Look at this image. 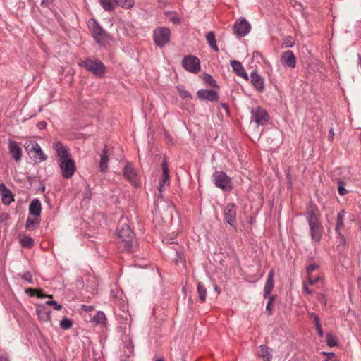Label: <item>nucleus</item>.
<instances>
[{
  "mask_svg": "<svg viewBox=\"0 0 361 361\" xmlns=\"http://www.w3.org/2000/svg\"><path fill=\"white\" fill-rule=\"evenodd\" d=\"M54 149L59 157L58 165L62 176L66 179L71 178L75 172L76 166L74 160L70 157L68 149L61 142L54 143Z\"/></svg>",
  "mask_w": 361,
  "mask_h": 361,
  "instance_id": "obj_1",
  "label": "nucleus"
},
{
  "mask_svg": "<svg viewBox=\"0 0 361 361\" xmlns=\"http://www.w3.org/2000/svg\"><path fill=\"white\" fill-rule=\"evenodd\" d=\"M117 236L118 243L123 245V250L131 252L135 244V235L127 223L126 219H121L118 228Z\"/></svg>",
  "mask_w": 361,
  "mask_h": 361,
  "instance_id": "obj_2",
  "label": "nucleus"
},
{
  "mask_svg": "<svg viewBox=\"0 0 361 361\" xmlns=\"http://www.w3.org/2000/svg\"><path fill=\"white\" fill-rule=\"evenodd\" d=\"M306 219L310 227L312 239L316 242H319L324 228L319 220V213L314 209H308Z\"/></svg>",
  "mask_w": 361,
  "mask_h": 361,
  "instance_id": "obj_3",
  "label": "nucleus"
},
{
  "mask_svg": "<svg viewBox=\"0 0 361 361\" xmlns=\"http://www.w3.org/2000/svg\"><path fill=\"white\" fill-rule=\"evenodd\" d=\"M92 36L102 47H106L111 41L110 35L94 20L92 23Z\"/></svg>",
  "mask_w": 361,
  "mask_h": 361,
  "instance_id": "obj_4",
  "label": "nucleus"
},
{
  "mask_svg": "<svg viewBox=\"0 0 361 361\" xmlns=\"http://www.w3.org/2000/svg\"><path fill=\"white\" fill-rule=\"evenodd\" d=\"M25 151L31 158L38 159L39 162L47 159V156L42 150L40 145L35 140H27L24 144Z\"/></svg>",
  "mask_w": 361,
  "mask_h": 361,
  "instance_id": "obj_5",
  "label": "nucleus"
},
{
  "mask_svg": "<svg viewBox=\"0 0 361 361\" xmlns=\"http://www.w3.org/2000/svg\"><path fill=\"white\" fill-rule=\"evenodd\" d=\"M212 178L217 188L224 191H230L232 189L231 180L225 173L216 171L214 173Z\"/></svg>",
  "mask_w": 361,
  "mask_h": 361,
  "instance_id": "obj_6",
  "label": "nucleus"
},
{
  "mask_svg": "<svg viewBox=\"0 0 361 361\" xmlns=\"http://www.w3.org/2000/svg\"><path fill=\"white\" fill-rule=\"evenodd\" d=\"M107 319L106 314L102 311H97L92 317V328L97 333H102L106 329Z\"/></svg>",
  "mask_w": 361,
  "mask_h": 361,
  "instance_id": "obj_7",
  "label": "nucleus"
},
{
  "mask_svg": "<svg viewBox=\"0 0 361 361\" xmlns=\"http://www.w3.org/2000/svg\"><path fill=\"white\" fill-rule=\"evenodd\" d=\"M171 31L166 27H158L154 31V39L155 43L162 47L169 42Z\"/></svg>",
  "mask_w": 361,
  "mask_h": 361,
  "instance_id": "obj_8",
  "label": "nucleus"
},
{
  "mask_svg": "<svg viewBox=\"0 0 361 361\" xmlns=\"http://www.w3.org/2000/svg\"><path fill=\"white\" fill-rule=\"evenodd\" d=\"M252 121L257 125H264L269 120V115L267 111L260 106H255L252 109Z\"/></svg>",
  "mask_w": 361,
  "mask_h": 361,
  "instance_id": "obj_9",
  "label": "nucleus"
},
{
  "mask_svg": "<svg viewBox=\"0 0 361 361\" xmlns=\"http://www.w3.org/2000/svg\"><path fill=\"white\" fill-rule=\"evenodd\" d=\"M123 177L135 187H140L141 182L139 180L137 173L133 166L128 163L123 170Z\"/></svg>",
  "mask_w": 361,
  "mask_h": 361,
  "instance_id": "obj_10",
  "label": "nucleus"
},
{
  "mask_svg": "<svg viewBox=\"0 0 361 361\" xmlns=\"http://www.w3.org/2000/svg\"><path fill=\"white\" fill-rule=\"evenodd\" d=\"M250 28V23L245 18H240L234 24L233 32L236 35L243 37L248 34Z\"/></svg>",
  "mask_w": 361,
  "mask_h": 361,
  "instance_id": "obj_11",
  "label": "nucleus"
},
{
  "mask_svg": "<svg viewBox=\"0 0 361 361\" xmlns=\"http://www.w3.org/2000/svg\"><path fill=\"white\" fill-rule=\"evenodd\" d=\"M182 64L185 69L192 73H197L200 69V60L193 56H185Z\"/></svg>",
  "mask_w": 361,
  "mask_h": 361,
  "instance_id": "obj_12",
  "label": "nucleus"
},
{
  "mask_svg": "<svg viewBox=\"0 0 361 361\" xmlns=\"http://www.w3.org/2000/svg\"><path fill=\"white\" fill-rule=\"evenodd\" d=\"M8 151L11 157L16 161L18 162L22 159L23 152L20 143L16 141L9 140H8Z\"/></svg>",
  "mask_w": 361,
  "mask_h": 361,
  "instance_id": "obj_13",
  "label": "nucleus"
},
{
  "mask_svg": "<svg viewBox=\"0 0 361 361\" xmlns=\"http://www.w3.org/2000/svg\"><path fill=\"white\" fill-rule=\"evenodd\" d=\"M111 152L105 145L99 154V170L102 173H106L108 170V162Z\"/></svg>",
  "mask_w": 361,
  "mask_h": 361,
  "instance_id": "obj_14",
  "label": "nucleus"
},
{
  "mask_svg": "<svg viewBox=\"0 0 361 361\" xmlns=\"http://www.w3.org/2000/svg\"><path fill=\"white\" fill-rule=\"evenodd\" d=\"M236 219V206L230 203L228 204L224 209V219L231 226L235 222Z\"/></svg>",
  "mask_w": 361,
  "mask_h": 361,
  "instance_id": "obj_15",
  "label": "nucleus"
},
{
  "mask_svg": "<svg viewBox=\"0 0 361 361\" xmlns=\"http://www.w3.org/2000/svg\"><path fill=\"white\" fill-rule=\"evenodd\" d=\"M36 313L39 319L42 322L51 321V310L44 304H37L36 305Z\"/></svg>",
  "mask_w": 361,
  "mask_h": 361,
  "instance_id": "obj_16",
  "label": "nucleus"
},
{
  "mask_svg": "<svg viewBox=\"0 0 361 361\" xmlns=\"http://www.w3.org/2000/svg\"><path fill=\"white\" fill-rule=\"evenodd\" d=\"M281 62L285 66L294 68L296 66V59L292 51L288 50L281 54Z\"/></svg>",
  "mask_w": 361,
  "mask_h": 361,
  "instance_id": "obj_17",
  "label": "nucleus"
},
{
  "mask_svg": "<svg viewBox=\"0 0 361 361\" xmlns=\"http://www.w3.org/2000/svg\"><path fill=\"white\" fill-rule=\"evenodd\" d=\"M0 194L1 195V200L4 204L8 205L14 201L11 190L8 189L3 183H0Z\"/></svg>",
  "mask_w": 361,
  "mask_h": 361,
  "instance_id": "obj_18",
  "label": "nucleus"
},
{
  "mask_svg": "<svg viewBox=\"0 0 361 361\" xmlns=\"http://www.w3.org/2000/svg\"><path fill=\"white\" fill-rule=\"evenodd\" d=\"M197 96L200 99L216 102L219 99L218 94L213 90H200Z\"/></svg>",
  "mask_w": 361,
  "mask_h": 361,
  "instance_id": "obj_19",
  "label": "nucleus"
},
{
  "mask_svg": "<svg viewBox=\"0 0 361 361\" xmlns=\"http://www.w3.org/2000/svg\"><path fill=\"white\" fill-rule=\"evenodd\" d=\"M161 168H162V176L161 179L159 182V192L160 195L161 194L162 189L165 185H168L169 184V167L167 165V163L166 161H164L161 164Z\"/></svg>",
  "mask_w": 361,
  "mask_h": 361,
  "instance_id": "obj_20",
  "label": "nucleus"
},
{
  "mask_svg": "<svg viewBox=\"0 0 361 361\" xmlns=\"http://www.w3.org/2000/svg\"><path fill=\"white\" fill-rule=\"evenodd\" d=\"M230 63H231V66L233 71L235 72V73L236 75L242 77L243 78L245 79L246 80H248V78H249L248 75L245 72V68L242 66L240 62H239L238 61L232 60V61H231Z\"/></svg>",
  "mask_w": 361,
  "mask_h": 361,
  "instance_id": "obj_21",
  "label": "nucleus"
},
{
  "mask_svg": "<svg viewBox=\"0 0 361 361\" xmlns=\"http://www.w3.org/2000/svg\"><path fill=\"white\" fill-rule=\"evenodd\" d=\"M251 82L255 88L260 92L264 90V79L262 76L255 72H252L250 75Z\"/></svg>",
  "mask_w": 361,
  "mask_h": 361,
  "instance_id": "obj_22",
  "label": "nucleus"
},
{
  "mask_svg": "<svg viewBox=\"0 0 361 361\" xmlns=\"http://www.w3.org/2000/svg\"><path fill=\"white\" fill-rule=\"evenodd\" d=\"M274 271L271 270L268 274L267 281L264 288V298L269 297L274 288Z\"/></svg>",
  "mask_w": 361,
  "mask_h": 361,
  "instance_id": "obj_23",
  "label": "nucleus"
},
{
  "mask_svg": "<svg viewBox=\"0 0 361 361\" xmlns=\"http://www.w3.org/2000/svg\"><path fill=\"white\" fill-rule=\"evenodd\" d=\"M104 72L105 66L101 61L98 60L92 61V73L100 78L104 74Z\"/></svg>",
  "mask_w": 361,
  "mask_h": 361,
  "instance_id": "obj_24",
  "label": "nucleus"
},
{
  "mask_svg": "<svg viewBox=\"0 0 361 361\" xmlns=\"http://www.w3.org/2000/svg\"><path fill=\"white\" fill-rule=\"evenodd\" d=\"M29 212L30 214L34 215L35 216H39L42 212V205L40 201L35 198L32 200L30 206H29Z\"/></svg>",
  "mask_w": 361,
  "mask_h": 361,
  "instance_id": "obj_25",
  "label": "nucleus"
},
{
  "mask_svg": "<svg viewBox=\"0 0 361 361\" xmlns=\"http://www.w3.org/2000/svg\"><path fill=\"white\" fill-rule=\"evenodd\" d=\"M258 356L264 361H270L272 358L271 350L265 346L261 345L257 351Z\"/></svg>",
  "mask_w": 361,
  "mask_h": 361,
  "instance_id": "obj_26",
  "label": "nucleus"
},
{
  "mask_svg": "<svg viewBox=\"0 0 361 361\" xmlns=\"http://www.w3.org/2000/svg\"><path fill=\"white\" fill-rule=\"evenodd\" d=\"M18 239L22 247L25 248L30 249L34 245V240L30 236L25 235H19Z\"/></svg>",
  "mask_w": 361,
  "mask_h": 361,
  "instance_id": "obj_27",
  "label": "nucleus"
},
{
  "mask_svg": "<svg viewBox=\"0 0 361 361\" xmlns=\"http://www.w3.org/2000/svg\"><path fill=\"white\" fill-rule=\"evenodd\" d=\"M197 289L200 302L202 303L204 302L207 298V289L205 286L202 283L198 282Z\"/></svg>",
  "mask_w": 361,
  "mask_h": 361,
  "instance_id": "obj_28",
  "label": "nucleus"
},
{
  "mask_svg": "<svg viewBox=\"0 0 361 361\" xmlns=\"http://www.w3.org/2000/svg\"><path fill=\"white\" fill-rule=\"evenodd\" d=\"M206 39H207V41L209 44V45L210 46V47L217 51L219 50L218 49V47L216 45V39H215V34L214 32L211 31V32H209L207 35H206Z\"/></svg>",
  "mask_w": 361,
  "mask_h": 361,
  "instance_id": "obj_29",
  "label": "nucleus"
},
{
  "mask_svg": "<svg viewBox=\"0 0 361 361\" xmlns=\"http://www.w3.org/2000/svg\"><path fill=\"white\" fill-rule=\"evenodd\" d=\"M343 220H344V212H341L338 214V216H337V221H336V233H341V230L343 228V226H344Z\"/></svg>",
  "mask_w": 361,
  "mask_h": 361,
  "instance_id": "obj_30",
  "label": "nucleus"
},
{
  "mask_svg": "<svg viewBox=\"0 0 361 361\" xmlns=\"http://www.w3.org/2000/svg\"><path fill=\"white\" fill-rule=\"evenodd\" d=\"M99 2L106 11H111L116 5V0H99Z\"/></svg>",
  "mask_w": 361,
  "mask_h": 361,
  "instance_id": "obj_31",
  "label": "nucleus"
},
{
  "mask_svg": "<svg viewBox=\"0 0 361 361\" xmlns=\"http://www.w3.org/2000/svg\"><path fill=\"white\" fill-rule=\"evenodd\" d=\"M116 5H118L123 8L128 9L134 5L133 0H116Z\"/></svg>",
  "mask_w": 361,
  "mask_h": 361,
  "instance_id": "obj_32",
  "label": "nucleus"
},
{
  "mask_svg": "<svg viewBox=\"0 0 361 361\" xmlns=\"http://www.w3.org/2000/svg\"><path fill=\"white\" fill-rule=\"evenodd\" d=\"M39 224L36 219L28 217L26 220L25 228L27 230H32L37 228Z\"/></svg>",
  "mask_w": 361,
  "mask_h": 361,
  "instance_id": "obj_33",
  "label": "nucleus"
},
{
  "mask_svg": "<svg viewBox=\"0 0 361 361\" xmlns=\"http://www.w3.org/2000/svg\"><path fill=\"white\" fill-rule=\"evenodd\" d=\"M338 192L341 195H345L348 193V190L345 188L346 183L344 180L338 179Z\"/></svg>",
  "mask_w": 361,
  "mask_h": 361,
  "instance_id": "obj_34",
  "label": "nucleus"
},
{
  "mask_svg": "<svg viewBox=\"0 0 361 361\" xmlns=\"http://www.w3.org/2000/svg\"><path fill=\"white\" fill-rule=\"evenodd\" d=\"M73 326V322L69 319L67 317H64L61 322H60V326L61 329L64 330L69 329Z\"/></svg>",
  "mask_w": 361,
  "mask_h": 361,
  "instance_id": "obj_35",
  "label": "nucleus"
},
{
  "mask_svg": "<svg viewBox=\"0 0 361 361\" xmlns=\"http://www.w3.org/2000/svg\"><path fill=\"white\" fill-rule=\"evenodd\" d=\"M179 96L183 99L191 98L190 94L185 89L183 86L179 85L177 87Z\"/></svg>",
  "mask_w": 361,
  "mask_h": 361,
  "instance_id": "obj_36",
  "label": "nucleus"
},
{
  "mask_svg": "<svg viewBox=\"0 0 361 361\" xmlns=\"http://www.w3.org/2000/svg\"><path fill=\"white\" fill-rule=\"evenodd\" d=\"M326 342L329 346H335L337 344L336 338L332 335L331 333H327L326 335Z\"/></svg>",
  "mask_w": 361,
  "mask_h": 361,
  "instance_id": "obj_37",
  "label": "nucleus"
},
{
  "mask_svg": "<svg viewBox=\"0 0 361 361\" xmlns=\"http://www.w3.org/2000/svg\"><path fill=\"white\" fill-rule=\"evenodd\" d=\"M44 305L49 307V306H53L54 309L56 310H60L62 308V305L58 304V302L55 300H47L45 302Z\"/></svg>",
  "mask_w": 361,
  "mask_h": 361,
  "instance_id": "obj_38",
  "label": "nucleus"
},
{
  "mask_svg": "<svg viewBox=\"0 0 361 361\" xmlns=\"http://www.w3.org/2000/svg\"><path fill=\"white\" fill-rule=\"evenodd\" d=\"M295 44L294 39L292 37H288L286 39H284L283 42V46L288 48V47H292Z\"/></svg>",
  "mask_w": 361,
  "mask_h": 361,
  "instance_id": "obj_39",
  "label": "nucleus"
},
{
  "mask_svg": "<svg viewBox=\"0 0 361 361\" xmlns=\"http://www.w3.org/2000/svg\"><path fill=\"white\" fill-rule=\"evenodd\" d=\"M21 278L23 280L27 281L30 284L33 283L32 276L30 271H27V272L24 273L23 275H21Z\"/></svg>",
  "mask_w": 361,
  "mask_h": 361,
  "instance_id": "obj_40",
  "label": "nucleus"
},
{
  "mask_svg": "<svg viewBox=\"0 0 361 361\" xmlns=\"http://www.w3.org/2000/svg\"><path fill=\"white\" fill-rule=\"evenodd\" d=\"M318 268V266L315 264H310L307 267V276L312 275V273Z\"/></svg>",
  "mask_w": 361,
  "mask_h": 361,
  "instance_id": "obj_41",
  "label": "nucleus"
},
{
  "mask_svg": "<svg viewBox=\"0 0 361 361\" xmlns=\"http://www.w3.org/2000/svg\"><path fill=\"white\" fill-rule=\"evenodd\" d=\"M80 66L85 67L87 71H90V60L87 59L86 60L82 61L78 63Z\"/></svg>",
  "mask_w": 361,
  "mask_h": 361,
  "instance_id": "obj_42",
  "label": "nucleus"
},
{
  "mask_svg": "<svg viewBox=\"0 0 361 361\" xmlns=\"http://www.w3.org/2000/svg\"><path fill=\"white\" fill-rule=\"evenodd\" d=\"M307 276H308V283L310 285L316 284L320 279V278L319 276L313 277L312 275Z\"/></svg>",
  "mask_w": 361,
  "mask_h": 361,
  "instance_id": "obj_43",
  "label": "nucleus"
},
{
  "mask_svg": "<svg viewBox=\"0 0 361 361\" xmlns=\"http://www.w3.org/2000/svg\"><path fill=\"white\" fill-rule=\"evenodd\" d=\"M274 300V296H273V295L270 296L269 298V301L267 304L266 309H267V310H268L269 312V314H271V312L272 311L271 304H272V302Z\"/></svg>",
  "mask_w": 361,
  "mask_h": 361,
  "instance_id": "obj_44",
  "label": "nucleus"
},
{
  "mask_svg": "<svg viewBox=\"0 0 361 361\" xmlns=\"http://www.w3.org/2000/svg\"><path fill=\"white\" fill-rule=\"evenodd\" d=\"M309 315H310V318L313 319V321H314L315 324H318V323H320L319 322V318L318 317V316L316 315L315 313L310 312Z\"/></svg>",
  "mask_w": 361,
  "mask_h": 361,
  "instance_id": "obj_45",
  "label": "nucleus"
},
{
  "mask_svg": "<svg viewBox=\"0 0 361 361\" xmlns=\"http://www.w3.org/2000/svg\"><path fill=\"white\" fill-rule=\"evenodd\" d=\"M338 234V242L339 245H344L345 243V239L344 238V235H342L341 233H337Z\"/></svg>",
  "mask_w": 361,
  "mask_h": 361,
  "instance_id": "obj_46",
  "label": "nucleus"
},
{
  "mask_svg": "<svg viewBox=\"0 0 361 361\" xmlns=\"http://www.w3.org/2000/svg\"><path fill=\"white\" fill-rule=\"evenodd\" d=\"M94 219L99 221V224H101V221L104 222V217L102 214H97L96 215H94Z\"/></svg>",
  "mask_w": 361,
  "mask_h": 361,
  "instance_id": "obj_47",
  "label": "nucleus"
},
{
  "mask_svg": "<svg viewBox=\"0 0 361 361\" xmlns=\"http://www.w3.org/2000/svg\"><path fill=\"white\" fill-rule=\"evenodd\" d=\"M25 292L27 293H28L30 295L33 296V295H36V293H37V290L29 288L25 289Z\"/></svg>",
  "mask_w": 361,
  "mask_h": 361,
  "instance_id": "obj_48",
  "label": "nucleus"
},
{
  "mask_svg": "<svg viewBox=\"0 0 361 361\" xmlns=\"http://www.w3.org/2000/svg\"><path fill=\"white\" fill-rule=\"evenodd\" d=\"M315 326H316V329L317 331V333H318L319 336L320 337H322L323 335H324V333H323V331L322 329V326H321L320 323L316 324Z\"/></svg>",
  "mask_w": 361,
  "mask_h": 361,
  "instance_id": "obj_49",
  "label": "nucleus"
},
{
  "mask_svg": "<svg viewBox=\"0 0 361 361\" xmlns=\"http://www.w3.org/2000/svg\"><path fill=\"white\" fill-rule=\"evenodd\" d=\"M37 126L39 130H43L47 127V123L44 121H41L37 123Z\"/></svg>",
  "mask_w": 361,
  "mask_h": 361,
  "instance_id": "obj_50",
  "label": "nucleus"
},
{
  "mask_svg": "<svg viewBox=\"0 0 361 361\" xmlns=\"http://www.w3.org/2000/svg\"><path fill=\"white\" fill-rule=\"evenodd\" d=\"M0 361H10L8 353H4L0 354Z\"/></svg>",
  "mask_w": 361,
  "mask_h": 361,
  "instance_id": "obj_51",
  "label": "nucleus"
},
{
  "mask_svg": "<svg viewBox=\"0 0 361 361\" xmlns=\"http://www.w3.org/2000/svg\"><path fill=\"white\" fill-rule=\"evenodd\" d=\"M303 290L304 291H305L307 294H312V290H310L308 287H307V283L306 282H304L303 283Z\"/></svg>",
  "mask_w": 361,
  "mask_h": 361,
  "instance_id": "obj_52",
  "label": "nucleus"
},
{
  "mask_svg": "<svg viewBox=\"0 0 361 361\" xmlns=\"http://www.w3.org/2000/svg\"><path fill=\"white\" fill-rule=\"evenodd\" d=\"M36 296L39 298H45L47 296L46 294L44 293H42L41 290H37V293H36Z\"/></svg>",
  "mask_w": 361,
  "mask_h": 361,
  "instance_id": "obj_53",
  "label": "nucleus"
},
{
  "mask_svg": "<svg viewBox=\"0 0 361 361\" xmlns=\"http://www.w3.org/2000/svg\"><path fill=\"white\" fill-rule=\"evenodd\" d=\"M54 1L49 0H42L41 2V6H47L49 4H51Z\"/></svg>",
  "mask_w": 361,
  "mask_h": 361,
  "instance_id": "obj_54",
  "label": "nucleus"
},
{
  "mask_svg": "<svg viewBox=\"0 0 361 361\" xmlns=\"http://www.w3.org/2000/svg\"><path fill=\"white\" fill-rule=\"evenodd\" d=\"M334 133L333 131V128H331L329 130V140L331 141L334 138Z\"/></svg>",
  "mask_w": 361,
  "mask_h": 361,
  "instance_id": "obj_55",
  "label": "nucleus"
},
{
  "mask_svg": "<svg viewBox=\"0 0 361 361\" xmlns=\"http://www.w3.org/2000/svg\"><path fill=\"white\" fill-rule=\"evenodd\" d=\"M207 78L209 80L208 82H209L210 85H215V81L212 78V77L210 75H207Z\"/></svg>",
  "mask_w": 361,
  "mask_h": 361,
  "instance_id": "obj_56",
  "label": "nucleus"
},
{
  "mask_svg": "<svg viewBox=\"0 0 361 361\" xmlns=\"http://www.w3.org/2000/svg\"><path fill=\"white\" fill-rule=\"evenodd\" d=\"M82 307L86 311L90 310V306H88V305H82Z\"/></svg>",
  "mask_w": 361,
  "mask_h": 361,
  "instance_id": "obj_57",
  "label": "nucleus"
},
{
  "mask_svg": "<svg viewBox=\"0 0 361 361\" xmlns=\"http://www.w3.org/2000/svg\"><path fill=\"white\" fill-rule=\"evenodd\" d=\"M52 297H53L52 295H47V296L45 298H51Z\"/></svg>",
  "mask_w": 361,
  "mask_h": 361,
  "instance_id": "obj_58",
  "label": "nucleus"
},
{
  "mask_svg": "<svg viewBox=\"0 0 361 361\" xmlns=\"http://www.w3.org/2000/svg\"><path fill=\"white\" fill-rule=\"evenodd\" d=\"M155 361H164V360L163 358H159V359L156 360Z\"/></svg>",
  "mask_w": 361,
  "mask_h": 361,
  "instance_id": "obj_59",
  "label": "nucleus"
},
{
  "mask_svg": "<svg viewBox=\"0 0 361 361\" xmlns=\"http://www.w3.org/2000/svg\"><path fill=\"white\" fill-rule=\"evenodd\" d=\"M44 190H45V187H42V190L44 191Z\"/></svg>",
  "mask_w": 361,
  "mask_h": 361,
  "instance_id": "obj_60",
  "label": "nucleus"
},
{
  "mask_svg": "<svg viewBox=\"0 0 361 361\" xmlns=\"http://www.w3.org/2000/svg\"><path fill=\"white\" fill-rule=\"evenodd\" d=\"M256 55H257H257L260 56V54H259V52H256Z\"/></svg>",
  "mask_w": 361,
  "mask_h": 361,
  "instance_id": "obj_61",
  "label": "nucleus"
},
{
  "mask_svg": "<svg viewBox=\"0 0 361 361\" xmlns=\"http://www.w3.org/2000/svg\"><path fill=\"white\" fill-rule=\"evenodd\" d=\"M215 290H218V288H217V286H216V287H215Z\"/></svg>",
  "mask_w": 361,
  "mask_h": 361,
  "instance_id": "obj_62",
  "label": "nucleus"
}]
</instances>
